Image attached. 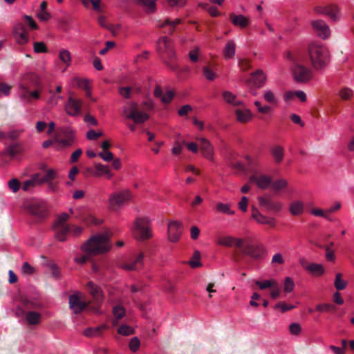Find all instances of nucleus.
<instances>
[{"instance_id": "obj_1", "label": "nucleus", "mask_w": 354, "mask_h": 354, "mask_svg": "<svg viewBox=\"0 0 354 354\" xmlns=\"http://www.w3.org/2000/svg\"><path fill=\"white\" fill-rule=\"evenodd\" d=\"M111 233L106 232L91 236L81 247V250L86 254L75 258V261L79 264H84L91 257L107 252L111 248L110 239Z\"/></svg>"}, {"instance_id": "obj_2", "label": "nucleus", "mask_w": 354, "mask_h": 354, "mask_svg": "<svg viewBox=\"0 0 354 354\" xmlns=\"http://www.w3.org/2000/svg\"><path fill=\"white\" fill-rule=\"evenodd\" d=\"M287 58L291 61L290 71L295 82L306 83L312 79L313 72L309 68L304 66L306 58L304 55H292L288 52Z\"/></svg>"}, {"instance_id": "obj_3", "label": "nucleus", "mask_w": 354, "mask_h": 354, "mask_svg": "<svg viewBox=\"0 0 354 354\" xmlns=\"http://www.w3.org/2000/svg\"><path fill=\"white\" fill-rule=\"evenodd\" d=\"M308 55L311 64L315 70L324 68L329 62L328 50L321 44H310L308 47Z\"/></svg>"}, {"instance_id": "obj_4", "label": "nucleus", "mask_w": 354, "mask_h": 354, "mask_svg": "<svg viewBox=\"0 0 354 354\" xmlns=\"http://www.w3.org/2000/svg\"><path fill=\"white\" fill-rule=\"evenodd\" d=\"M132 230L135 238L138 240L144 241L152 236L149 221L146 218H138Z\"/></svg>"}, {"instance_id": "obj_5", "label": "nucleus", "mask_w": 354, "mask_h": 354, "mask_svg": "<svg viewBox=\"0 0 354 354\" xmlns=\"http://www.w3.org/2000/svg\"><path fill=\"white\" fill-rule=\"evenodd\" d=\"M122 114L127 118L133 120L136 124H141L149 119V115L139 110L138 104L131 102L122 109Z\"/></svg>"}, {"instance_id": "obj_6", "label": "nucleus", "mask_w": 354, "mask_h": 354, "mask_svg": "<svg viewBox=\"0 0 354 354\" xmlns=\"http://www.w3.org/2000/svg\"><path fill=\"white\" fill-rule=\"evenodd\" d=\"M239 249L243 255L249 256L254 260L263 259L266 254V248L260 244L244 243L243 241V246Z\"/></svg>"}, {"instance_id": "obj_7", "label": "nucleus", "mask_w": 354, "mask_h": 354, "mask_svg": "<svg viewBox=\"0 0 354 354\" xmlns=\"http://www.w3.org/2000/svg\"><path fill=\"white\" fill-rule=\"evenodd\" d=\"M20 91L31 90L32 88H43L40 77L34 73L24 75L19 82Z\"/></svg>"}, {"instance_id": "obj_8", "label": "nucleus", "mask_w": 354, "mask_h": 354, "mask_svg": "<svg viewBox=\"0 0 354 354\" xmlns=\"http://www.w3.org/2000/svg\"><path fill=\"white\" fill-rule=\"evenodd\" d=\"M27 210L35 217L37 222L41 221L48 216L46 204L41 201H32L27 205Z\"/></svg>"}, {"instance_id": "obj_9", "label": "nucleus", "mask_w": 354, "mask_h": 354, "mask_svg": "<svg viewBox=\"0 0 354 354\" xmlns=\"http://www.w3.org/2000/svg\"><path fill=\"white\" fill-rule=\"evenodd\" d=\"M55 140L61 147H71L75 142L74 131L70 127L62 128Z\"/></svg>"}, {"instance_id": "obj_10", "label": "nucleus", "mask_w": 354, "mask_h": 354, "mask_svg": "<svg viewBox=\"0 0 354 354\" xmlns=\"http://www.w3.org/2000/svg\"><path fill=\"white\" fill-rule=\"evenodd\" d=\"M131 194L129 190H124L118 193L113 194L109 197L110 208L115 210L117 207H120L126 202L130 200Z\"/></svg>"}, {"instance_id": "obj_11", "label": "nucleus", "mask_w": 354, "mask_h": 354, "mask_svg": "<svg viewBox=\"0 0 354 354\" xmlns=\"http://www.w3.org/2000/svg\"><path fill=\"white\" fill-rule=\"evenodd\" d=\"M266 81V76L262 70L258 69L250 74V78L246 81L249 86H253L255 88L262 87Z\"/></svg>"}, {"instance_id": "obj_12", "label": "nucleus", "mask_w": 354, "mask_h": 354, "mask_svg": "<svg viewBox=\"0 0 354 354\" xmlns=\"http://www.w3.org/2000/svg\"><path fill=\"white\" fill-rule=\"evenodd\" d=\"M182 22L183 20L179 18L174 19L166 18L162 22H159L158 26L163 29V33L172 35L177 29L178 25L180 24Z\"/></svg>"}, {"instance_id": "obj_13", "label": "nucleus", "mask_w": 354, "mask_h": 354, "mask_svg": "<svg viewBox=\"0 0 354 354\" xmlns=\"http://www.w3.org/2000/svg\"><path fill=\"white\" fill-rule=\"evenodd\" d=\"M82 106V101L81 100H77L71 96L68 98L65 105V110L69 115L77 116L81 111Z\"/></svg>"}, {"instance_id": "obj_14", "label": "nucleus", "mask_w": 354, "mask_h": 354, "mask_svg": "<svg viewBox=\"0 0 354 354\" xmlns=\"http://www.w3.org/2000/svg\"><path fill=\"white\" fill-rule=\"evenodd\" d=\"M183 231L182 223L178 221H171L168 224V237L169 241L177 242L181 236Z\"/></svg>"}, {"instance_id": "obj_15", "label": "nucleus", "mask_w": 354, "mask_h": 354, "mask_svg": "<svg viewBox=\"0 0 354 354\" xmlns=\"http://www.w3.org/2000/svg\"><path fill=\"white\" fill-rule=\"evenodd\" d=\"M259 203L261 207L267 210L272 211L274 213L280 212L282 209L283 204L279 201H274L270 197H259Z\"/></svg>"}, {"instance_id": "obj_16", "label": "nucleus", "mask_w": 354, "mask_h": 354, "mask_svg": "<svg viewBox=\"0 0 354 354\" xmlns=\"http://www.w3.org/2000/svg\"><path fill=\"white\" fill-rule=\"evenodd\" d=\"M317 14H322L328 16L333 21H337L339 19V10L337 6L330 5L327 6H317L315 8Z\"/></svg>"}, {"instance_id": "obj_17", "label": "nucleus", "mask_w": 354, "mask_h": 354, "mask_svg": "<svg viewBox=\"0 0 354 354\" xmlns=\"http://www.w3.org/2000/svg\"><path fill=\"white\" fill-rule=\"evenodd\" d=\"M312 26L317 35L321 38L326 39L329 37V27L323 20L319 19L312 21Z\"/></svg>"}, {"instance_id": "obj_18", "label": "nucleus", "mask_w": 354, "mask_h": 354, "mask_svg": "<svg viewBox=\"0 0 354 354\" xmlns=\"http://www.w3.org/2000/svg\"><path fill=\"white\" fill-rule=\"evenodd\" d=\"M69 307L75 314L82 312L88 306V304L82 301L77 294H73L69 297Z\"/></svg>"}, {"instance_id": "obj_19", "label": "nucleus", "mask_w": 354, "mask_h": 354, "mask_svg": "<svg viewBox=\"0 0 354 354\" xmlns=\"http://www.w3.org/2000/svg\"><path fill=\"white\" fill-rule=\"evenodd\" d=\"M203 156L209 160L213 159L214 148L210 142L205 138H197Z\"/></svg>"}, {"instance_id": "obj_20", "label": "nucleus", "mask_w": 354, "mask_h": 354, "mask_svg": "<svg viewBox=\"0 0 354 354\" xmlns=\"http://www.w3.org/2000/svg\"><path fill=\"white\" fill-rule=\"evenodd\" d=\"M252 217L259 224L268 225L271 227H274L276 225V221L274 218L263 215L255 207L252 208Z\"/></svg>"}, {"instance_id": "obj_21", "label": "nucleus", "mask_w": 354, "mask_h": 354, "mask_svg": "<svg viewBox=\"0 0 354 354\" xmlns=\"http://www.w3.org/2000/svg\"><path fill=\"white\" fill-rule=\"evenodd\" d=\"M217 243L226 247L235 246L237 248H240V247L243 246V240L230 236H221L218 239Z\"/></svg>"}, {"instance_id": "obj_22", "label": "nucleus", "mask_w": 354, "mask_h": 354, "mask_svg": "<svg viewBox=\"0 0 354 354\" xmlns=\"http://www.w3.org/2000/svg\"><path fill=\"white\" fill-rule=\"evenodd\" d=\"M251 182L255 183L257 185L263 189L271 185L272 178L266 175H252L250 178Z\"/></svg>"}, {"instance_id": "obj_23", "label": "nucleus", "mask_w": 354, "mask_h": 354, "mask_svg": "<svg viewBox=\"0 0 354 354\" xmlns=\"http://www.w3.org/2000/svg\"><path fill=\"white\" fill-rule=\"evenodd\" d=\"M144 254L140 253L138 257L129 262L123 263L121 267L127 270H136L142 267L143 263Z\"/></svg>"}, {"instance_id": "obj_24", "label": "nucleus", "mask_w": 354, "mask_h": 354, "mask_svg": "<svg viewBox=\"0 0 354 354\" xmlns=\"http://www.w3.org/2000/svg\"><path fill=\"white\" fill-rule=\"evenodd\" d=\"M86 288L97 304L102 301V291L99 286L92 281H88L86 284Z\"/></svg>"}, {"instance_id": "obj_25", "label": "nucleus", "mask_w": 354, "mask_h": 354, "mask_svg": "<svg viewBox=\"0 0 354 354\" xmlns=\"http://www.w3.org/2000/svg\"><path fill=\"white\" fill-rule=\"evenodd\" d=\"M43 88H34V91L26 90L20 91V97L26 102H30L32 99L37 100L40 97V93Z\"/></svg>"}, {"instance_id": "obj_26", "label": "nucleus", "mask_w": 354, "mask_h": 354, "mask_svg": "<svg viewBox=\"0 0 354 354\" xmlns=\"http://www.w3.org/2000/svg\"><path fill=\"white\" fill-rule=\"evenodd\" d=\"M171 41L167 37H161L157 41V51L162 60H166L165 50L171 45Z\"/></svg>"}, {"instance_id": "obj_27", "label": "nucleus", "mask_w": 354, "mask_h": 354, "mask_svg": "<svg viewBox=\"0 0 354 354\" xmlns=\"http://www.w3.org/2000/svg\"><path fill=\"white\" fill-rule=\"evenodd\" d=\"M165 57H166V60H163L164 62L171 70H176L177 68V65L174 63L176 55L172 44L165 50Z\"/></svg>"}, {"instance_id": "obj_28", "label": "nucleus", "mask_w": 354, "mask_h": 354, "mask_svg": "<svg viewBox=\"0 0 354 354\" xmlns=\"http://www.w3.org/2000/svg\"><path fill=\"white\" fill-rule=\"evenodd\" d=\"M230 19L232 24L235 26H239L241 28H245L249 24V19L242 15H235L231 13L230 15Z\"/></svg>"}, {"instance_id": "obj_29", "label": "nucleus", "mask_w": 354, "mask_h": 354, "mask_svg": "<svg viewBox=\"0 0 354 354\" xmlns=\"http://www.w3.org/2000/svg\"><path fill=\"white\" fill-rule=\"evenodd\" d=\"M91 174L95 177H100L102 175H106L109 179L113 176V174L111 173L109 167L103 165L100 163L95 165V170L91 171Z\"/></svg>"}, {"instance_id": "obj_30", "label": "nucleus", "mask_w": 354, "mask_h": 354, "mask_svg": "<svg viewBox=\"0 0 354 354\" xmlns=\"http://www.w3.org/2000/svg\"><path fill=\"white\" fill-rule=\"evenodd\" d=\"M289 211L292 216H299L304 212V204L302 201L296 200L290 203Z\"/></svg>"}, {"instance_id": "obj_31", "label": "nucleus", "mask_w": 354, "mask_h": 354, "mask_svg": "<svg viewBox=\"0 0 354 354\" xmlns=\"http://www.w3.org/2000/svg\"><path fill=\"white\" fill-rule=\"evenodd\" d=\"M56 238L59 241H65L66 236L70 231V227L68 225H54Z\"/></svg>"}, {"instance_id": "obj_32", "label": "nucleus", "mask_w": 354, "mask_h": 354, "mask_svg": "<svg viewBox=\"0 0 354 354\" xmlns=\"http://www.w3.org/2000/svg\"><path fill=\"white\" fill-rule=\"evenodd\" d=\"M154 95L156 97L161 98L162 102L165 104L169 103L174 95L171 91H168L165 93H163L162 88L159 86L156 87Z\"/></svg>"}, {"instance_id": "obj_33", "label": "nucleus", "mask_w": 354, "mask_h": 354, "mask_svg": "<svg viewBox=\"0 0 354 354\" xmlns=\"http://www.w3.org/2000/svg\"><path fill=\"white\" fill-rule=\"evenodd\" d=\"M15 37L17 43L20 44H26L28 41V32L21 25L20 28L15 31Z\"/></svg>"}, {"instance_id": "obj_34", "label": "nucleus", "mask_w": 354, "mask_h": 354, "mask_svg": "<svg viewBox=\"0 0 354 354\" xmlns=\"http://www.w3.org/2000/svg\"><path fill=\"white\" fill-rule=\"evenodd\" d=\"M223 98L224 100L234 106H240L243 104V102L237 100L236 96L232 92L225 91L222 93Z\"/></svg>"}, {"instance_id": "obj_35", "label": "nucleus", "mask_w": 354, "mask_h": 354, "mask_svg": "<svg viewBox=\"0 0 354 354\" xmlns=\"http://www.w3.org/2000/svg\"><path fill=\"white\" fill-rule=\"evenodd\" d=\"M235 114L237 120L242 123H245L252 119V113L248 109H237Z\"/></svg>"}, {"instance_id": "obj_36", "label": "nucleus", "mask_w": 354, "mask_h": 354, "mask_svg": "<svg viewBox=\"0 0 354 354\" xmlns=\"http://www.w3.org/2000/svg\"><path fill=\"white\" fill-rule=\"evenodd\" d=\"M270 153L277 164H279L284 156V149L279 145L274 146L270 149Z\"/></svg>"}, {"instance_id": "obj_37", "label": "nucleus", "mask_w": 354, "mask_h": 354, "mask_svg": "<svg viewBox=\"0 0 354 354\" xmlns=\"http://www.w3.org/2000/svg\"><path fill=\"white\" fill-rule=\"evenodd\" d=\"M236 44L234 41H229L223 49V55L225 59H230L234 56Z\"/></svg>"}, {"instance_id": "obj_38", "label": "nucleus", "mask_w": 354, "mask_h": 354, "mask_svg": "<svg viewBox=\"0 0 354 354\" xmlns=\"http://www.w3.org/2000/svg\"><path fill=\"white\" fill-rule=\"evenodd\" d=\"M306 270L313 274L322 275L324 272V268L322 265L317 263H309L306 267Z\"/></svg>"}, {"instance_id": "obj_39", "label": "nucleus", "mask_w": 354, "mask_h": 354, "mask_svg": "<svg viewBox=\"0 0 354 354\" xmlns=\"http://www.w3.org/2000/svg\"><path fill=\"white\" fill-rule=\"evenodd\" d=\"M106 328V326L104 325L96 328H88L84 331V335L88 337L99 336L102 331Z\"/></svg>"}, {"instance_id": "obj_40", "label": "nucleus", "mask_w": 354, "mask_h": 354, "mask_svg": "<svg viewBox=\"0 0 354 354\" xmlns=\"http://www.w3.org/2000/svg\"><path fill=\"white\" fill-rule=\"evenodd\" d=\"M41 315L35 311H30L26 315V321L30 325H37L40 322Z\"/></svg>"}, {"instance_id": "obj_41", "label": "nucleus", "mask_w": 354, "mask_h": 354, "mask_svg": "<svg viewBox=\"0 0 354 354\" xmlns=\"http://www.w3.org/2000/svg\"><path fill=\"white\" fill-rule=\"evenodd\" d=\"M215 208L218 212L226 214L228 215H233L235 213V212L234 210L230 209V204H225V203L219 202L216 204Z\"/></svg>"}, {"instance_id": "obj_42", "label": "nucleus", "mask_w": 354, "mask_h": 354, "mask_svg": "<svg viewBox=\"0 0 354 354\" xmlns=\"http://www.w3.org/2000/svg\"><path fill=\"white\" fill-rule=\"evenodd\" d=\"M20 152L19 145L17 143L12 144L6 147L4 152L2 153V155H8L10 156V158H14L17 154Z\"/></svg>"}, {"instance_id": "obj_43", "label": "nucleus", "mask_w": 354, "mask_h": 354, "mask_svg": "<svg viewBox=\"0 0 354 354\" xmlns=\"http://www.w3.org/2000/svg\"><path fill=\"white\" fill-rule=\"evenodd\" d=\"M135 1L143 6L149 12H154L156 10V3L154 0H135Z\"/></svg>"}, {"instance_id": "obj_44", "label": "nucleus", "mask_w": 354, "mask_h": 354, "mask_svg": "<svg viewBox=\"0 0 354 354\" xmlns=\"http://www.w3.org/2000/svg\"><path fill=\"white\" fill-rule=\"evenodd\" d=\"M59 59L67 66H70L71 63V53L66 49H61L59 53Z\"/></svg>"}, {"instance_id": "obj_45", "label": "nucleus", "mask_w": 354, "mask_h": 354, "mask_svg": "<svg viewBox=\"0 0 354 354\" xmlns=\"http://www.w3.org/2000/svg\"><path fill=\"white\" fill-rule=\"evenodd\" d=\"M347 281L342 279V274L337 273L335 276L334 286L337 290H342L346 288L347 286Z\"/></svg>"}, {"instance_id": "obj_46", "label": "nucleus", "mask_w": 354, "mask_h": 354, "mask_svg": "<svg viewBox=\"0 0 354 354\" xmlns=\"http://www.w3.org/2000/svg\"><path fill=\"white\" fill-rule=\"evenodd\" d=\"M55 178V171L53 169H48L45 174L40 178H38V183H43L45 182H49Z\"/></svg>"}, {"instance_id": "obj_47", "label": "nucleus", "mask_w": 354, "mask_h": 354, "mask_svg": "<svg viewBox=\"0 0 354 354\" xmlns=\"http://www.w3.org/2000/svg\"><path fill=\"white\" fill-rule=\"evenodd\" d=\"M263 98L267 102L272 105H276L278 102L274 93L270 90L265 91L263 93Z\"/></svg>"}, {"instance_id": "obj_48", "label": "nucleus", "mask_w": 354, "mask_h": 354, "mask_svg": "<svg viewBox=\"0 0 354 354\" xmlns=\"http://www.w3.org/2000/svg\"><path fill=\"white\" fill-rule=\"evenodd\" d=\"M288 183L284 179H279L271 183V187L275 191H280L286 187Z\"/></svg>"}, {"instance_id": "obj_49", "label": "nucleus", "mask_w": 354, "mask_h": 354, "mask_svg": "<svg viewBox=\"0 0 354 354\" xmlns=\"http://www.w3.org/2000/svg\"><path fill=\"white\" fill-rule=\"evenodd\" d=\"M39 177V174H37L35 175L32 180L25 181L22 185V189L24 191H28L31 187H33L35 184L38 183Z\"/></svg>"}, {"instance_id": "obj_50", "label": "nucleus", "mask_w": 354, "mask_h": 354, "mask_svg": "<svg viewBox=\"0 0 354 354\" xmlns=\"http://www.w3.org/2000/svg\"><path fill=\"white\" fill-rule=\"evenodd\" d=\"M114 317L118 320L122 319L125 315V309L120 305H118L113 308Z\"/></svg>"}, {"instance_id": "obj_51", "label": "nucleus", "mask_w": 354, "mask_h": 354, "mask_svg": "<svg viewBox=\"0 0 354 354\" xmlns=\"http://www.w3.org/2000/svg\"><path fill=\"white\" fill-rule=\"evenodd\" d=\"M276 281L273 280H266L264 281H256L255 284L259 287L260 289L263 290L268 288H272L275 285Z\"/></svg>"}, {"instance_id": "obj_52", "label": "nucleus", "mask_w": 354, "mask_h": 354, "mask_svg": "<svg viewBox=\"0 0 354 354\" xmlns=\"http://www.w3.org/2000/svg\"><path fill=\"white\" fill-rule=\"evenodd\" d=\"M316 310L319 312H330L335 311L336 308L335 306L330 304H318L316 306Z\"/></svg>"}, {"instance_id": "obj_53", "label": "nucleus", "mask_w": 354, "mask_h": 354, "mask_svg": "<svg viewBox=\"0 0 354 354\" xmlns=\"http://www.w3.org/2000/svg\"><path fill=\"white\" fill-rule=\"evenodd\" d=\"M200 259L199 251H195L192 257V259L189 261V265L192 268H195L201 266Z\"/></svg>"}, {"instance_id": "obj_54", "label": "nucleus", "mask_w": 354, "mask_h": 354, "mask_svg": "<svg viewBox=\"0 0 354 354\" xmlns=\"http://www.w3.org/2000/svg\"><path fill=\"white\" fill-rule=\"evenodd\" d=\"M294 286L295 283L292 279L289 277H286L284 281V291L286 292H290L293 290Z\"/></svg>"}, {"instance_id": "obj_55", "label": "nucleus", "mask_w": 354, "mask_h": 354, "mask_svg": "<svg viewBox=\"0 0 354 354\" xmlns=\"http://www.w3.org/2000/svg\"><path fill=\"white\" fill-rule=\"evenodd\" d=\"M118 332L120 335L127 336L133 333V329L130 326L122 325L118 328Z\"/></svg>"}, {"instance_id": "obj_56", "label": "nucleus", "mask_w": 354, "mask_h": 354, "mask_svg": "<svg viewBox=\"0 0 354 354\" xmlns=\"http://www.w3.org/2000/svg\"><path fill=\"white\" fill-rule=\"evenodd\" d=\"M48 50L46 44L44 42H35L34 51L36 53H46Z\"/></svg>"}, {"instance_id": "obj_57", "label": "nucleus", "mask_w": 354, "mask_h": 354, "mask_svg": "<svg viewBox=\"0 0 354 354\" xmlns=\"http://www.w3.org/2000/svg\"><path fill=\"white\" fill-rule=\"evenodd\" d=\"M20 185V182L17 178H12L8 182V187L13 192H17L19 189Z\"/></svg>"}, {"instance_id": "obj_58", "label": "nucleus", "mask_w": 354, "mask_h": 354, "mask_svg": "<svg viewBox=\"0 0 354 354\" xmlns=\"http://www.w3.org/2000/svg\"><path fill=\"white\" fill-rule=\"evenodd\" d=\"M140 345V342L137 337H133L129 342V348L133 352L138 350Z\"/></svg>"}, {"instance_id": "obj_59", "label": "nucleus", "mask_w": 354, "mask_h": 354, "mask_svg": "<svg viewBox=\"0 0 354 354\" xmlns=\"http://www.w3.org/2000/svg\"><path fill=\"white\" fill-rule=\"evenodd\" d=\"M254 105L257 108L258 111L261 113L266 114V113H268L271 110V107L270 106H268V105L262 106L261 102L259 101H255Z\"/></svg>"}, {"instance_id": "obj_60", "label": "nucleus", "mask_w": 354, "mask_h": 354, "mask_svg": "<svg viewBox=\"0 0 354 354\" xmlns=\"http://www.w3.org/2000/svg\"><path fill=\"white\" fill-rule=\"evenodd\" d=\"M294 308L293 305H287L284 302H279L274 306L275 309L280 308L283 313L292 310Z\"/></svg>"}, {"instance_id": "obj_61", "label": "nucleus", "mask_w": 354, "mask_h": 354, "mask_svg": "<svg viewBox=\"0 0 354 354\" xmlns=\"http://www.w3.org/2000/svg\"><path fill=\"white\" fill-rule=\"evenodd\" d=\"M203 74L205 77L209 80H214L216 77L215 73L209 69L207 66H204L203 68Z\"/></svg>"}, {"instance_id": "obj_62", "label": "nucleus", "mask_w": 354, "mask_h": 354, "mask_svg": "<svg viewBox=\"0 0 354 354\" xmlns=\"http://www.w3.org/2000/svg\"><path fill=\"white\" fill-rule=\"evenodd\" d=\"M239 66L243 71H246L251 68L250 61L246 59H242L239 61Z\"/></svg>"}, {"instance_id": "obj_63", "label": "nucleus", "mask_w": 354, "mask_h": 354, "mask_svg": "<svg viewBox=\"0 0 354 354\" xmlns=\"http://www.w3.org/2000/svg\"><path fill=\"white\" fill-rule=\"evenodd\" d=\"M82 154V150L81 149H77L74 152H73L70 159L71 163L76 162L79 160Z\"/></svg>"}, {"instance_id": "obj_64", "label": "nucleus", "mask_w": 354, "mask_h": 354, "mask_svg": "<svg viewBox=\"0 0 354 354\" xmlns=\"http://www.w3.org/2000/svg\"><path fill=\"white\" fill-rule=\"evenodd\" d=\"M352 93H353L352 90L350 88H342L340 91L341 97L345 100H348L351 97V96L352 95Z\"/></svg>"}]
</instances>
